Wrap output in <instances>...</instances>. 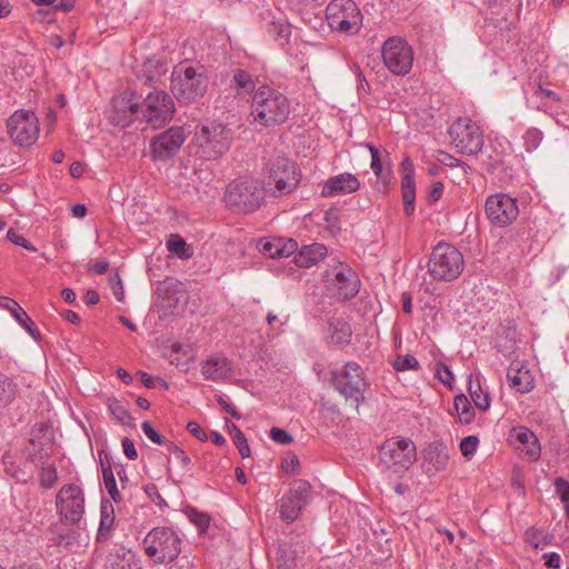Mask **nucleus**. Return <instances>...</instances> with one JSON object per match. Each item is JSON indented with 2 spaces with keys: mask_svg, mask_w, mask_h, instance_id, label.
Listing matches in <instances>:
<instances>
[{
  "mask_svg": "<svg viewBox=\"0 0 569 569\" xmlns=\"http://www.w3.org/2000/svg\"><path fill=\"white\" fill-rule=\"evenodd\" d=\"M291 112L288 97L281 91L263 84L257 88L252 96V121L263 127L283 123Z\"/></svg>",
  "mask_w": 569,
  "mask_h": 569,
  "instance_id": "nucleus-1",
  "label": "nucleus"
},
{
  "mask_svg": "<svg viewBox=\"0 0 569 569\" xmlns=\"http://www.w3.org/2000/svg\"><path fill=\"white\" fill-rule=\"evenodd\" d=\"M207 88L208 78L203 66L180 62L173 68L171 92L179 102L194 103L204 96Z\"/></svg>",
  "mask_w": 569,
  "mask_h": 569,
  "instance_id": "nucleus-2",
  "label": "nucleus"
},
{
  "mask_svg": "<svg viewBox=\"0 0 569 569\" xmlns=\"http://www.w3.org/2000/svg\"><path fill=\"white\" fill-rule=\"evenodd\" d=\"M192 141L199 158L216 160L230 149L232 134L223 123L207 121L197 127Z\"/></svg>",
  "mask_w": 569,
  "mask_h": 569,
  "instance_id": "nucleus-3",
  "label": "nucleus"
},
{
  "mask_svg": "<svg viewBox=\"0 0 569 569\" xmlns=\"http://www.w3.org/2000/svg\"><path fill=\"white\" fill-rule=\"evenodd\" d=\"M266 193L262 181L254 178L239 179L228 186L224 201L238 212L249 213L260 208Z\"/></svg>",
  "mask_w": 569,
  "mask_h": 569,
  "instance_id": "nucleus-4",
  "label": "nucleus"
},
{
  "mask_svg": "<svg viewBox=\"0 0 569 569\" xmlns=\"http://www.w3.org/2000/svg\"><path fill=\"white\" fill-rule=\"evenodd\" d=\"M143 548L154 563H169L181 552V539L171 528L156 527L144 537Z\"/></svg>",
  "mask_w": 569,
  "mask_h": 569,
  "instance_id": "nucleus-5",
  "label": "nucleus"
},
{
  "mask_svg": "<svg viewBox=\"0 0 569 569\" xmlns=\"http://www.w3.org/2000/svg\"><path fill=\"white\" fill-rule=\"evenodd\" d=\"M463 268V256L456 247L440 242L432 249L428 271L433 279L453 281L461 274Z\"/></svg>",
  "mask_w": 569,
  "mask_h": 569,
  "instance_id": "nucleus-6",
  "label": "nucleus"
},
{
  "mask_svg": "<svg viewBox=\"0 0 569 569\" xmlns=\"http://www.w3.org/2000/svg\"><path fill=\"white\" fill-rule=\"evenodd\" d=\"M301 174L290 159L277 157L268 166L266 190L273 197L291 193L299 184Z\"/></svg>",
  "mask_w": 569,
  "mask_h": 569,
  "instance_id": "nucleus-7",
  "label": "nucleus"
},
{
  "mask_svg": "<svg viewBox=\"0 0 569 569\" xmlns=\"http://www.w3.org/2000/svg\"><path fill=\"white\" fill-rule=\"evenodd\" d=\"M330 28L346 34H356L362 26V14L353 0H332L326 8Z\"/></svg>",
  "mask_w": 569,
  "mask_h": 569,
  "instance_id": "nucleus-8",
  "label": "nucleus"
},
{
  "mask_svg": "<svg viewBox=\"0 0 569 569\" xmlns=\"http://www.w3.org/2000/svg\"><path fill=\"white\" fill-rule=\"evenodd\" d=\"M332 380L339 393L358 407L367 389L361 367L355 361L347 362L341 369L332 371Z\"/></svg>",
  "mask_w": 569,
  "mask_h": 569,
  "instance_id": "nucleus-9",
  "label": "nucleus"
},
{
  "mask_svg": "<svg viewBox=\"0 0 569 569\" xmlns=\"http://www.w3.org/2000/svg\"><path fill=\"white\" fill-rule=\"evenodd\" d=\"M86 496L83 489L76 483L63 485L56 496V511L61 521L77 525L84 515Z\"/></svg>",
  "mask_w": 569,
  "mask_h": 569,
  "instance_id": "nucleus-10",
  "label": "nucleus"
},
{
  "mask_svg": "<svg viewBox=\"0 0 569 569\" xmlns=\"http://www.w3.org/2000/svg\"><path fill=\"white\" fill-rule=\"evenodd\" d=\"M382 61L386 68L395 76H407L413 63L411 46L400 37L388 38L381 48Z\"/></svg>",
  "mask_w": 569,
  "mask_h": 569,
  "instance_id": "nucleus-11",
  "label": "nucleus"
},
{
  "mask_svg": "<svg viewBox=\"0 0 569 569\" xmlns=\"http://www.w3.org/2000/svg\"><path fill=\"white\" fill-rule=\"evenodd\" d=\"M449 134L452 144L462 154L478 156L483 148L482 130L469 118H459L455 121L449 129Z\"/></svg>",
  "mask_w": 569,
  "mask_h": 569,
  "instance_id": "nucleus-12",
  "label": "nucleus"
},
{
  "mask_svg": "<svg viewBox=\"0 0 569 569\" xmlns=\"http://www.w3.org/2000/svg\"><path fill=\"white\" fill-rule=\"evenodd\" d=\"M416 446L410 439H389L380 449V461L395 472L405 471L416 461Z\"/></svg>",
  "mask_w": 569,
  "mask_h": 569,
  "instance_id": "nucleus-13",
  "label": "nucleus"
},
{
  "mask_svg": "<svg viewBox=\"0 0 569 569\" xmlns=\"http://www.w3.org/2000/svg\"><path fill=\"white\" fill-rule=\"evenodd\" d=\"M7 131L14 144L31 147L39 138V120L32 111L17 110L7 120Z\"/></svg>",
  "mask_w": 569,
  "mask_h": 569,
  "instance_id": "nucleus-14",
  "label": "nucleus"
},
{
  "mask_svg": "<svg viewBox=\"0 0 569 569\" xmlns=\"http://www.w3.org/2000/svg\"><path fill=\"white\" fill-rule=\"evenodd\" d=\"M176 111L171 96L162 90L149 92L141 106L143 119L153 128L163 127Z\"/></svg>",
  "mask_w": 569,
  "mask_h": 569,
  "instance_id": "nucleus-15",
  "label": "nucleus"
},
{
  "mask_svg": "<svg viewBox=\"0 0 569 569\" xmlns=\"http://www.w3.org/2000/svg\"><path fill=\"white\" fill-rule=\"evenodd\" d=\"M360 288V279L356 271L345 263H338L327 271V290L340 300L353 298Z\"/></svg>",
  "mask_w": 569,
  "mask_h": 569,
  "instance_id": "nucleus-16",
  "label": "nucleus"
},
{
  "mask_svg": "<svg viewBox=\"0 0 569 569\" xmlns=\"http://www.w3.org/2000/svg\"><path fill=\"white\" fill-rule=\"evenodd\" d=\"M485 213L492 226L505 228L517 219L519 208L515 198L499 192L487 198Z\"/></svg>",
  "mask_w": 569,
  "mask_h": 569,
  "instance_id": "nucleus-17",
  "label": "nucleus"
},
{
  "mask_svg": "<svg viewBox=\"0 0 569 569\" xmlns=\"http://www.w3.org/2000/svg\"><path fill=\"white\" fill-rule=\"evenodd\" d=\"M310 491L311 486L308 481L303 479L295 480L289 491L280 500V517L287 522L295 521L306 505Z\"/></svg>",
  "mask_w": 569,
  "mask_h": 569,
  "instance_id": "nucleus-18",
  "label": "nucleus"
},
{
  "mask_svg": "<svg viewBox=\"0 0 569 569\" xmlns=\"http://www.w3.org/2000/svg\"><path fill=\"white\" fill-rule=\"evenodd\" d=\"M186 140L182 127H171L152 138L150 154L154 161H164L172 158Z\"/></svg>",
  "mask_w": 569,
  "mask_h": 569,
  "instance_id": "nucleus-19",
  "label": "nucleus"
},
{
  "mask_svg": "<svg viewBox=\"0 0 569 569\" xmlns=\"http://www.w3.org/2000/svg\"><path fill=\"white\" fill-rule=\"evenodd\" d=\"M140 104L136 97V93L130 90H126L112 99V110L110 113V120L114 126L129 127L134 116L139 112Z\"/></svg>",
  "mask_w": 569,
  "mask_h": 569,
  "instance_id": "nucleus-20",
  "label": "nucleus"
},
{
  "mask_svg": "<svg viewBox=\"0 0 569 569\" xmlns=\"http://www.w3.org/2000/svg\"><path fill=\"white\" fill-rule=\"evenodd\" d=\"M360 188L359 179L350 173L343 172L333 177H330L322 186V197H335L339 194H349L358 191Z\"/></svg>",
  "mask_w": 569,
  "mask_h": 569,
  "instance_id": "nucleus-21",
  "label": "nucleus"
},
{
  "mask_svg": "<svg viewBox=\"0 0 569 569\" xmlns=\"http://www.w3.org/2000/svg\"><path fill=\"white\" fill-rule=\"evenodd\" d=\"M449 462V452L447 446L441 441L430 443L425 453L426 473L433 476L443 471Z\"/></svg>",
  "mask_w": 569,
  "mask_h": 569,
  "instance_id": "nucleus-22",
  "label": "nucleus"
},
{
  "mask_svg": "<svg viewBox=\"0 0 569 569\" xmlns=\"http://www.w3.org/2000/svg\"><path fill=\"white\" fill-rule=\"evenodd\" d=\"M401 171H402L401 190H402L403 210L407 216H411L415 211L416 183H415V179H413L415 168L409 158H405L402 160Z\"/></svg>",
  "mask_w": 569,
  "mask_h": 569,
  "instance_id": "nucleus-23",
  "label": "nucleus"
},
{
  "mask_svg": "<svg viewBox=\"0 0 569 569\" xmlns=\"http://www.w3.org/2000/svg\"><path fill=\"white\" fill-rule=\"evenodd\" d=\"M480 160L487 172L496 173L503 169L507 164V149L501 142H491L480 152Z\"/></svg>",
  "mask_w": 569,
  "mask_h": 569,
  "instance_id": "nucleus-24",
  "label": "nucleus"
},
{
  "mask_svg": "<svg viewBox=\"0 0 569 569\" xmlns=\"http://www.w3.org/2000/svg\"><path fill=\"white\" fill-rule=\"evenodd\" d=\"M0 308L8 310L16 321L34 339L40 340V332L23 308L9 297H0Z\"/></svg>",
  "mask_w": 569,
  "mask_h": 569,
  "instance_id": "nucleus-25",
  "label": "nucleus"
},
{
  "mask_svg": "<svg viewBox=\"0 0 569 569\" xmlns=\"http://www.w3.org/2000/svg\"><path fill=\"white\" fill-rule=\"evenodd\" d=\"M507 379L511 388L522 393L531 391L535 387V378L531 371L519 362L510 365L507 371Z\"/></svg>",
  "mask_w": 569,
  "mask_h": 569,
  "instance_id": "nucleus-26",
  "label": "nucleus"
},
{
  "mask_svg": "<svg viewBox=\"0 0 569 569\" xmlns=\"http://www.w3.org/2000/svg\"><path fill=\"white\" fill-rule=\"evenodd\" d=\"M231 372V363L224 357H210L201 363V373L207 380L220 381Z\"/></svg>",
  "mask_w": 569,
  "mask_h": 569,
  "instance_id": "nucleus-27",
  "label": "nucleus"
},
{
  "mask_svg": "<svg viewBox=\"0 0 569 569\" xmlns=\"http://www.w3.org/2000/svg\"><path fill=\"white\" fill-rule=\"evenodd\" d=\"M327 254V248L321 243L303 246L295 256L293 261L299 268H310Z\"/></svg>",
  "mask_w": 569,
  "mask_h": 569,
  "instance_id": "nucleus-28",
  "label": "nucleus"
},
{
  "mask_svg": "<svg viewBox=\"0 0 569 569\" xmlns=\"http://www.w3.org/2000/svg\"><path fill=\"white\" fill-rule=\"evenodd\" d=\"M516 440L519 443L518 449L523 451L530 460H538L540 457V445L536 435L527 428L516 430Z\"/></svg>",
  "mask_w": 569,
  "mask_h": 569,
  "instance_id": "nucleus-29",
  "label": "nucleus"
},
{
  "mask_svg": "<svg viewBox=\"0 0 569 569\" xmlns=\"http://www.w3.org/2000/svg\"><path fill=\"white\" fill-rule=\"evenodd\" d=\"M329 342L336 346H346L350 342L352 330L349 322L341 318H332L329 321Z\"/></svg>",
  "mask_w": 569,
  "mask_h": 569,
  "instance_id": "nucleus-30",
  "label": "nucleus"
},
{
  "mask_svg": "<svg viewBox=\"0 0 569 569\" xmlns=\"http://www.w3.org/2000/svg\"><path fill=\"white\" fill-rule=\"evenodd\" d=\"M366 147L370 151L371 154V163L370 167L378 179H386L390 174L389 170V153L383 150L381 151L379 148L371 143H366Z\"/></svg>",
  "mask_w": 569,
  "mask_h": 569,
  "instance_id": "nucleus-31",
  "label": "nucleus"
},
{
  "mask_svg": "<svg viewBox=\"0 0 569 569\" xmlns=\"http://www.w3.org/2000/svg\"><path fill=\"white\" fill-rule=\"evenodd\" d=\"M231 87L234 89L237 96H249L257 90L256 82L247 70L234 69L232 71Z\"/></svg>",
  "mask_w": 569,
  "mask_h": 569,
  "instance_id": "nucleus-32",
  "label": "nucleus"
},
{
  "mask_svg": "<svg viewBox=\"0 0 569 569\" xmlns=\"http://www.w3.org/2000/svg\"><path fill=\"white\" fill-rule=\"evenodd\" d=\"M114 523V509L111 502L102 501L100 506V523L97 533L98 541H106Z\"/></svg>",
  "mask_w": 569,
  "mask_h": 569,
  "instance_id": "nucleus-33",
  "label": "nucleus"
},
{
  "mask_svg": "<svg viewBox=\"0 0 569 569\" xmlns=\"http://www.w3.org/2000/svg\"><path fill=\"white\" fill-rule=\"evenodd\" d=\"M552 535L545 528L530 527L525 531V541L535 549L542 550L546 546L550 545Z\"/></svg>",
  "mask_w": 569,
  "mask_h": 569,
  "instance_id": "nucleus-34",
  "label": "nucleus"
},
{
  "mask_svg": "<svg viewBox=\"0 0 569 569\" xmlns=\"http://www.w3.org/2000/svg\"><path fill=\"white\" fill-rule=\"evenodd\" d=\"M107 569H139L134 555L130 551L116 552L109 556Z\"/></svg>",
  "mask_w": 569,
  "mask_h": 569,
  "instance_id": "nucleus-35",
  "label": "nucleus"
},
{
  "mask_svg": "<svg viewBox=\"0 0 569 569\" xmlns=\"http://www.w3.org/2000/svg\"><path fill=\"white\" fill-rule=\"evenodd\" d=\"M18 386L12 378L0 373V409L9 406L16 398Z\"/></svg>",
  "mask_w": 569,
  "mask_h": 569,
  "instance_id": "nucleus-36",
  "label": "nucleus"
},
{
  "mask_svg": "<svg viewBox=\"0 0 569 569\" xmlns=\"http://www.w3.org/2000/svg\"><path fill=\"white\" fill-rule=\"evenodd\" d=\"M107 407L111 416L121 425L132 427L133 418L127 408L123 407L121 401L117 398H109L107 400Z\"/></svg>",
  "mask_w": 569,
  "mask_h": 569,
  "instance_id": "nucleus-37",
  "label": "nucleus"
},
{
  "mask_svg": "<svg viewBox=\"0 0 569 569\" xmlns=\"http://www.w3.org/2000/svg\"><path fill=\"white\" fill-rule=\"evenodd\" d=\"M453 405H455V409L457 411L459 421L463 425H469L473 420V417H475V411L472 409V406H471L469 399L465 395L460 393L455 397Z\"/></svg>",
  "mask_w": 569,
  "mask_h": 569,
  "instance_id": "nucleus-38",
  "label": "nucleus"
},
{
  "mask_svg": "<svg viewBox=\"0 0 569 569\" xmlns=\"http://www.w3.org/2000/svg\"><path fill=\"white\" fill-rule=\"evenodd\" d=\"M167 248L181 259H189L192 256V248L179 236H170Z\"/></svg>",
  "mask_w": 569,
  "mask_h": 569,
  "instance_id": "nucleus-39",
  "label": "nucleus"
},
{
  "mask_svg": "<svg viewBox=\"0 0 569 569\" xmlns=\"http://www.w3.org/2000/svg\"><path fill=\"white\" fill-rule=\"evenodd\" d=\"M523 147L526 151L532 152L540 146L543 140V132L538 128H529L522 136Z\"/></svg>",
  "mask_w": 569,
  "mask_h": 569,
  "instance_id": "nucleus-40",
  "label": "nucleus"
},
{
  "mask_svg": "<svg viewBox=\"0 0 569 569\" xmlns=\"http://www.w3.org/2000/svg\"><path fill=\"white\" fill-rule=\"evenodd\" d=\"M268 32L276 34L279 39L288 41L291 34V28L284 19L279 18L268 22Z\"/></svg>",
  "mask_w": 569,
  "mask_h": 569,
  "instance_id": "nucleus-41",
  "label": "nucleus"
},
{
  "mask_svg": "<svg viewBox=\"0 0 569 569\" xmlns=\"http://www.w3.org/2000/svg\"><path fill=\"white\" fill-rule=\"evenodd\" d=\"M58 481V470L54 465L42 467L39 475L40 486L44 489H51Z\"/></svg>",
  "mask_w": 569,
  "mask_h": 569,
  "instance_id": "nucleus-42",
  "label": "nucleus"
},
{
  "mask_svg": "<svg viewBox=\"0 0 569 569\" xmlns=\"http://www.w3.org/2000/svg\"><path fill=\"white\" fill-rule=\"evenodd\" d=\"M279 243L280 240H278V238L260 239L258 249L263 256L276 259L279 258Z\"/></svg>",
  "mask_w": 569,
  "mask_h": 569,
  "instance_id": "nucleus-43",
  "label": "nucleus"
},
{
  "mask_svg": "<svg viewBox=\"0 0 569 569\" xmlns=\"http://www.w3.org/2000/svg\"><path fill=\"white\" fill-rule=\"evenodd\" d=\"M469 392L471 396V399L475 403V406L481 410L486 411L490 407V399L488 393H483L480 385L477 383L476 389L473 388L472 383L469 385Z\"/></svg>",
  "mask_w": 569,
  "mask_h": 569,
  "instance_id": "nucleus-44",
  "label": "nucleus"
},
{
  "mask_svg": "<svg viewBox=\"0 0 569 569\" xmlns=\"http://www.w3.org/2000/svg\"><path fill=\"white\" fill-rule=\"evenodd\" d=\"M555 489L562 503H565V512L569 518V481L557 478L555 481Z\"/></svg>",
  "mask_w": 569,
  "mask_h": 569,
  "instance_id": "nucleus-45",
  "label": "nucleus"
},
{
  "mask_svg": "<svg viewBox=\"0 0 569 569\" xmlns=\"http://www.w3.org/2000/svg\"><path fill=\"white\" fill-rule=\"evenodd\" d=\"M419 367V361L411 355L398 356L393 362L397 371L417 370Z\"/></svg>",
  "mask_w": 569,
  "mask_h": 569,
  "instance_id": "nucleus-46",
  "label": "nucleus"
},
{
  "mask_svg": "<svg viewBox=\"0 0 569 569\" xmlns=\"http://www.w3.org/2000/svg\"><path fill=\"white\" fill-rule=\"evenodd\" d=\"M189 519L198 528L199 532H204L210 525V517L197 510L190 511Z\"/></svg>",
  "mask_w": 569,
  "mask_h": 569,
  "instance_id": "nucleus-47",
  "label": "nucleus"
},
{
  "mask_svg": "<svg viewBox=\"0 0 569 569\" xmlns=\"http://www.w3.org/2000/svg\"><path fill=\"white\" fill-rule=\"evenodd\" d=\"M478 445L479 439L477 436L465 437L460 441V451L465 457H471L476 452Z\"/></svg>",
  "mask_w": 569,
  "mask_h": 569,
  "instance_id": "nucleus-48",
  "label": "nucleus"
},
{
  "mask_svg": "<svg viewBox=\"0 0 569 569\" xmlns=\"http://www.w3.org/2000/svg\"><path fill=\"white\" fill-rule=\"evenodd\" d=\"M279 243V258L289 257L298 250V242L293 239L278 238Z\"/></svg>",
  "mask_w": 569,
  "mask_h": 569,
  "instance_id": "nucleus-49",
  "label": "nucleus"
},
{
  "mask_svg": "<svg viewBox=\"0 0 569 569\" xmlns=\"http://www.w3.org/2000/svg\"><path fill=\"white\" fill-rule=\"evenodd\" d=\"M7 237L16 246H20L32 252L37 251V248L33 244H31L23 236L19 234L13 229H10L7 232Z\"/></svg>",
  "mask_w": 569,
  "mask_h": 569,
  "instance_id": "nucleus-50",
  "label": "nucleus"
},
{
  "mask_svg": "<svg viewBox=\"0 0 569 569\" xmlns=\"http://www.w3.org/2000/svg\"><path fill=\"white\" fill-rule=\"evenodd\" d=\"M141 429L146 437L156 445H163L164 438L153 428L149 421H143Z\"/></svg>",
  "mask_w": 569,
  "mask_h": 569,
  "instance_id": "nucleus-51",
  "label": "nucleus"
},
{
  "mask_svg": "<svg viewBox=\"0 0 569 569\" xmlns=\"http://www.w3.org/2000/svg\"><path fill=\"white\" fill-rule=\"evenodd\" d=\"M270 438L280 445H289L293 441L292 436L281 428L273 427L270 430Z\"/></svg>",
  "mask_w": 569,
  "mask_h": 569,
  "instance_id": "nucleus-52",
  "label": "nucleus"
},
{
  "mask_svg": "<svg viewBox=\"0 0 569 569\" xmlns=\"http://www.w3.org/2000/svg\"><path fill=\"white\" fill-rule=\"evenodd\" d=\"M214 399L221 406L223 411H226L237 420L241 419V413L234 407H232L222 395H216Z\"/></svg>",
  "mask_w": 569,
  "mask_h": 569,
  "instance_id": "nucleus-53",
  "label": "nucleus"
},
{
  "mask_svg": "<svg viewBox=\"0 0 569 569\" xmlns=\"http://www.w3.org/2000/svg\"><path fill=\"white\" fill-rule=\"evenodd\" d=\"M437 377L443 385L451 387L453 375L448 366L443 363L439 365L437 368Z\"/></svg>",
  "mask_w": 569,
  "mask_h": 569,
  "instance_id": "nucleus-54",
  "label": "nucleus"
},
{
  "mask_svg": "<svg viewBox=\"0 0 569 569\" xmlns=\"http://www.w3.org/2000/svg\"><path fill=\"white\" fill-rule=\"evenodd\" d=\"M545 565L550 569H559L561 566V558L558 552L551 551L542 556Z\"/></svg>",
  "mask_w": 569,
  "mask_h": 569,
  "instance_id": "nucleus-55",
  "label": "nucleus"
},
{
  "mask_svg": "<svg viewBox=\"0 0 569 569\" xmlns=\"http://www.w3.org/2000/svg\"><path fill=\"white\" fill-rule=\"evenodd\" d=\"M233 442L242 458L250 457V448L244 435H237V439H234Z\"/></svg>",
  "mask_w": 569,
  "mask_h": 569,
  "instance_id": "nucleus-56",
  "label": "nucleus"
},
{
  "mask_svg": "<svg viewBox=\"0 0 569 569\" xmlns=\"http://www.w3.org/2000/svg\"><path fill=\"white\" fill-rule=\"evenodd\" d=\"M187 430L193 435L198 440L206 441L208 436L198 422L190 421L187 425Z\"/></svg>",
  "mask_w": 569,
  "mask_h": 569,
  "instance_id": "nucleus-57",
  "label": "nucleus"
},
{
  "mask_svg": "<svg viewBox=\"0 0 569 569\" xmlns=\"http://www.w3.org/2000/svg\"><path fill=\"white\" fill-rule=\"evenodd\" d=\"M122 449L126 457L130 460H136L138 458V452L136 450L134 443L130 438L122 439Z\"/></svg>",
  "mask_w": 569,
  "mask_h": 569,
  "instance_id": "nucleus-58",
  "label": "nucleus"
},
{
  "mask_svg": "<svg viewBox=\"0 0 569 569\" xmlns=\"http://www.w3.org/2000/svg\"><path fill=\"white\" fill-rule=\"evenodd\" d=\"M108 493L110 495L111 499L114 501V502H119L121 500V495L117 488V481L116 480H110L109 481H104L103 482Z\"/></svg>",
  "mask_w": 569,
  "mask_h": 569,
  "instance_id": "nucleus-59",
  "label": "nucleus"
},
{
  "mask_svg": "<svg viewBox=\"0 0 569 569\" xmlns=\"http://www.w3.org/2000/svg\"><path fill=\"white\" fill-rule=\"evenodd\" d=\"M108 268H109V262L107 260L102 259V260L93 261L90 264L89 270L97 274H104L108 271Z\"/></svg>",
  "mask_w": 569,
  "mask_h": 569,
  "instance_id": "nucleus-60",
  "label": "nucleus"
},
{
  "mask_svg": "<svg viewBox=\"0 0 569 569\" xmlns=\"http://www.w3.org/2000/svg\"><path fill=\"white\" fill-rule=\"evenodd\" d=\"M325 220L327 221L328 226L331 228V230H338V212L336 210H329L325 214Z\"/></svg>",
  "mask_w": 569,
  "mask_h": 569,
  "instance_id": "nucleus-61",
  "label": "nucleus"
},
{
  "mask_svg": "<svg viewBox=\"0 0 569 569\" xmlns=\"http://www.w3.org/2000/svg\"><path fill=\"white\" fill-rule=\"evenodd\" d=\"M73 536V531L69 530L66 533H59L57 537H53L51 540L56 546H69L70 545V538Z\"/></svg>",
  "mask_w": 569,
  "mask_h": 569,
  "instance_id": "nucleus-62",
  "label": "nucleus"
},
{
  "mask_svg": "<svg viewBox=\"0 0 569 569\" xmlns=\"http://www.w3.org/2000/svg\"><path fill=\"white\" fill-rule=\"evenodd\" d=\"M74 6H76V0H60L59 2H56L53 4V8L56 10L69 12L70 10H72L74 8Z\"/></svg>",
  "mask_w": 569,
  "mask_h": 569,
  "instance_id": "nucleus-63",
  "label": "nucleus"
},
{
  "mask_svg": "<svg viewBox=\"0 0 569 569\" xmlns=\"http://www.w3.org/2000/svg\"><path fill=\"white\" fill-rule=\"evenodd\" d=\"M442 192H443V184H442V182L437 181L431 187L429 198L432 201H437L441 197Z\"/></svg>",
  "mask_w": 569,
  "mask_h": 569,
  "instance_id": "nucleus-64",
  "label": "nucleus"
}]
</instances>
